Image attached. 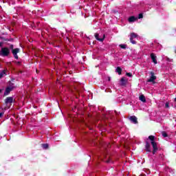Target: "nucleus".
<instances>
[{"label": "nucleus", "instance_id": "412c9836", "mask_svg": "<svg viewBox=\"0 0 176 176\" xmlns=\"http://www.w3.org/2000/svg\"><path fill=\"white\" fill-rule=\"evenodd\" d=\"M166 61H168V63H173V61H174V60H173L170 58H166Z\"/></svg>", "mask_w": 176, "mask_h": 176}, {"label": "nucleus", "instance_id": "aec40b11", "mask_svg": "<svg viewBox=\"0 0 176 176\" xmlns=\"http://www.w3.org/2000/svg\"><path fill=\"white\" fill-rule=\"evenodd\" d=\"M126 76H129V78H131V77H133V74H131V73H126Z\"/></svg>", "mask_w": 176, "mask_h": 176}, {"label": "nucleus", "instance_id": "a878e982", "mask_svg": "<svg viewBox=\"0 0 176 176\" xmlns=\"http://www.w3.org/2000/svg\"><path fill=\"white\" fill-rule=\"evenodd\" d=\"M4 113V112H0V118L3 117Z\"/></svg>", "mask_w": 176, "mask_h": 176}, {"label": "nucleus", "instance_id": "f3484780", "mask_svg": "<svg viewBox=\"0 0 176 176\" xmlns=\"http://www.w3.org/2000/svg\"><path fill=\"white\" fill-rule=\"evenodd\" d=\"M42 147L43 149H47L49 148V144H43Z\"/></svg>", "mask_w": 176, "mask_h": 176}, {"label": "nucleus", "instance_id": "4468645a", "mask_svg": "<svg viewBox=\"0 0 176 176\" xmlns=\"http://www.w3.org/2000/svg\"><path fill=\"white\" fill-rule=\"evenodd\" d=\"M139 100L142 101V102H146V99L145 98V96L142 94L140 96Z\"/></svg>", "mask_w": 176, "mask_h": 176}, {"label": "nucleus", "instance_id": "7c9ffc66", "mask_svg": "<svg viewBox=\"0 0 176 176\" xmlns=\"http://www.w3.org/2000/svg\"><path fill=\"white\" fill-rule=\"evenodd\" d=\"M175 102H176V98H175Z\"/></svg>", "mask_w": 176, "mask_h": 176}, {"label": "nucleus", "instance_id": "c85d7f7f", "mask_svg": "<svg viewBox=\"0 0 176 176\" xmlns=\"http://www.w3.org/2000/svg\"><path fill=\"white\" fill-rule=\"evenodd\" d=\"M106 162H107V163H109V162H110V161H109V160H107V161H106Z\"/></svg>", "mask_w": 176, "mask_h": 176}, {"label": "nucleus", "instance_id": "473e14b6", "mask_svg": "<svg viewBox=\"0 0 176 176\" xmlns=\"http://www.w3.org/2000/svg\"><path fill=\"white\" fill-rule=\"evenodd\" d=\"M10 41H13V38L10 39Z\"/></svg>", "mask_w": 176, "mask_h": 176}, {"label": "nucleus", "instance_id": "423d86ee", "mask_svg": "<svg viewBox=\"0 0 176 176\" xmlns=\"http://www.w3.org/2000/svg\"><path fill=\"white\" fill-rule=\"evenodd\" d=\"M94 36L97 41H99V42H104V40L105 39L104 35L102 38H100V34H98V33H95Z\"/></svg>", "mask_w": 176, "mask_h": 176}, {"label": "nucleus", "instance_id": "c756f323", "mask_svg": "<svg viewBox=\"0 0 176 176\" xmlns=\"http://www.w3.org/2000/svg\"><path fill=\"white\" fill-rule=\"evenodd\" d=\"M0 93H2V89H0Z\"/></svg>", "mask_w": 176, "mask_h": 176}, {"label": "nucleus", "instance_id": "9d476101", "mask_svg": "<svg viewBox=\"0 0 176 176\" xmlns=\"http://www.w3.org/2000/svg\"><path fill=\"white\" fill-rule=\"evenodd\" d=\"M151 58L153 63H154V64H157V60H156V56H155V54L153 53L151 54Z\"/></svg>", "mask_w": 176, "mask_h": 176}, {"label": "nucleus", "instance_id": "dca6fc26", "mask_svg": "<svg viewBox=\"0 0 176 176\" xmlns=\"http://www.w3.org/2000/svg\"><path fill=\"white\" fill-rule=\"evenodd\" d=\"M116 72L118 73V75H122V69L120 67H117Z\"/></svg>", "mask_w": 176, "mask_h": 176}, {"label": "nucleus", "instance_id": "ddd939ff", "mask_svg": "<svg viewBox=\"0 0 176 176\" xmlns=\"http://www.w3.org/2000/svg\"><path fill=\"white\" fill-rule=\"evenodd\" d=\"M137 18L134 16H130L128 19V21H129V23H134V21H136Z\"/></svg>", "mask_w": 176, "mask_h": 176}, {"label": "nucleus", "instance_id": "4be33fe9", "mask_svg": "<svg viewBox=\"0 0 176 176\" xmlns=\"http://www.w3.org/2000/svg\"><path fill=\"white\" fill-rule=\"evenodd\" d=\"M165 108H170V103L168 102H166L165 104Z\"/></svg>", "mask_w": 176, "mask_h": 176}, {"label": "nucleus", "instance_id": "5701e85b", "mask_svg": "<svg viewBox=\"0 0 176 176\" xmlns=\"http://www.w3.org/2000/svg\"><path fill=\"white\" fill-rule=\"evenodd\" d=\"M143 18H144V14H142V13L139 14L138 19H143Z\"/></svg>", "mask_w": 176, "mask_h": 176}, {"label": "nucleus", "instance_id": "b1692460", "mask_svg": "<svg viewBox=\"0 0 176 176\" xmlns=\"http://www.w3.org/2000/svg\"><path fill=\"white\" fill-rule=\"evenodd\" d=\"M14 63L16 64V65H21V62L20 61H15Z\"/></svg>", "mask_w": 176, "mask_h": 176}, {"label": "nucleus", "instance_id": "6ab92c4d", "mask_svg": "<svg viewBox=\"0 0 176 176\" xmlns=\"http://www.w3.org/2000/svg\"><path fill=\"white\" fill-rule=\"evenodd\" d=\"M120 47H121V49H126L127 48V45H124V44H120Z\"/></svg>", "mask_w": 176, "mask_h": 176}, {"label": "nucleus", "instance_id": "f8f14e48", "mask_svg": "<svg viewBox=\"0 0 176 176\" xmlns=\"http://www.w3.org/2000/svg\"><path fill=\"white\" fill-rule=\"evenodd\" d=\"M120 82H121V86H126V85L127 84V80H125L124 77H122L120 79Z\"/></svg>", "mask_w": 176, "mask_h": 176}, {"label": "nucleus", "instance_id": "20e7f679", "mask_svg": "<svg viewBox=\"0 0 176 176\" xmlns=\"http://www.w3.org/2000/svg\"><path fill=\"white\" fill-rule=\"evenodd\" d=\"M12 53L14 56V58H16V60H19V56L17 55V53H20V49L15 48L12 50Z\"/></svg>", "mask_w": 176, "mask_h": 176}, {"label": "nucleus", "instance_id": "393cba45", "mask_svg": "<svg viewBox=\"0 0 176 176\" xmlns=\"http://www.w3.org/2000/svg\"><path fill=\"white\" fill-rule=\"evenodd\" d=\"M14 47L13 45H10V49H11L12 51L14 50Z\"/></svg>", "mask_w": 176, "mask_h": 176}, {"label": "nucleus", "instance_id": "9b49d317", "mask_svg": "<svg viewBox=\"0 0 176 176\" xmlns=\"http://www.w3.org/2000/svg\"><path fill=\"white\" fill-rule=\"evenodd\" d=\"M145 149L147 152H152V150H151V144L148 142H146Z\"/></svg>", "mask_w": 176, "mask_h": 176}, {"label": "nucleus", "instance_id": "f03ea898", "mask_svg": "<svg viewBox=\"0 0 176 176\" xmlns=\"http://www.w3.org/2000/svg\"><path fill=\"white\" fill-rule=\"evenodd\" d=\"M0 56L2 57H8V56H10V49L8 47H1Z\"/></svg>", "mask_w": 176, "mask_h": 176}, {"label": "nucleus", "instance_id": "2f4dec72", "mask_svg": "<svg viewBox=\"0 0 176 176\" xmlns=\"http://www.w3.org/2000/svg\"><path fill=\"white\" fill-rule=\"evenodd\" d=\"M10 41H13V38L10 39Z\"/></svg>", "mask_w": 176, "mask_h": 176}, {"label": "nucleus", "instance_id": "cd10ccee", "mask_svg": "<svg viewBox=\"0 0 176 176\" xmlns=\"http://www.w3.org/2000/svg\"><path fill=\"white\" fill-rule=\"evenodd\" d=\"M109 82H111V77H108Z\"/></svg>", "mask_w": 176, "mask_h": 176}, {"label": "nucleus", "instance_id": "6e6552de", "mask_svg": "<svg viewBox=\"0 0 176 176\" xmlns=\"http://www.w3.org/2000/svg\"><path fill=\"white\" fill-rule=\"evenodd\" d=\"M129 120L132 122L134 124H138V120L137 119V117L135 116H132L129 118Z\"/></svg>", "mask_w": 176, "mask_h": 176}, {"label": "nucleus", "instance_id": "1a4fd4ad", "mask_svg": "<svg viewBox=\"0 0 176 176\" xmlns=\"http://www.w3.org/2000/svg\"><path fill=\"white\" fill-rule=\"evenodd\" d=\"M6 104H12L13 102V97H7L5 100Z\"/></svg>", "mask_w": 176, "mask_h": 176}, {"label": "nucleus", "instance_id": "f257e3e1", "mask_svg": "<svg viewBox=\"0 0 176 176\" xmlns=\"http://www.w3.org/2000/svg\"><path fill=\"white\" fill-rule=\"evenodd\" d=\"M148 139L151 141V145L153 146V155H155V153L159 151V148H157V143L155 142V136L153 135L148 136Z\"/></svg>", "mask_w": 176, "mask_h": 176}, {"label": "nucleus", "instance_id": "f704fd0d", "mask_svg": "<svg viewBox=\"0 0 176 176\" xmlns=\"http://www.w3.org/2000/svg\"><path fill=\"white\" fill-rule=\"evenodd\" d=\"M0 53H1V50H0Z\"/></svg>", "mask_w": 176, "mask_h": 176}, {"label": "nucleus", "instance_id": "bb28decb", "mask_svg": "<svg viewBox=\"0 0 176 176\" xmlns=\"http://www.w3.org/2000/svg\"><path fill=\"white\" fill-rule=\"evenodd\" d=\"M2 45H3V43L0 42V47H2Z\"/></svg>", "mask_w": 176, "mask_h": 176}, {"label": "nucleus", "instance_id": "2eb2a0df", "mask_svg": "<svg viewBox=\"0 0 176 176\" xmlns=\"http://www.w3.org/2000/svg\"><path fill=\"white\" fill-rule=\"evenodd\" d=\"M3 75H6V70L0 71V79H1V78H3Z\"/></svg>", "mask_w": 176, "mask_h": 176}, {"label": "nucleus", "instance_id": "7ed1b4c3", "mask_svg": "<svg viewBox=\"0 0 176 176\" xmlns=\"http://www.w3.org/2000/svg\"><path fill=\"white\" fill-rule=\"evenodd\" d=\"M138 35L134 32L131 33L130 42L132 45H135L137 43L136 41H134V38H137Z\"/></svg>", "mask_w": 176, "mask_h": 176}, {"label": "nucleus", "instance_id": "39448f33", "mask_svg": "<svg viewBox=\"0 0 176 176\" xmlns=\"http://www.w3.org/2000/svg\"><path fill=\"white\" fill-rule=\"evenodd\" d=\"M150 74H151V76L147 80V82H148L149 83H151V82H155V80H156V76H155V73L153 72H151Z\"/></svg>", "mask_w": 176, "mask_h": 176}, {"label": "nucleus", "instance_id": "0eeeda50", "mask_svg": "<svg viewBox=\"0 0 176 176\" xmlns=\"http://www.w3.org/2000/svg\"><path fill=\"white\" fill-rule=\"evenodd\" d=\"M14 87H8L6 88V91L4 92V96H9L10 94V91L13 90Z\"/></svg>", "mask_w": 176, "mask_h": 176}, {"label": "nucleus", "instance_id": "72a5a7b5", "mask_svg": "<svg viewBox=\"0 0 176 176\" xmlns=\"http://www.w3.org/2000/svg\"><path fill=\"white\" fill-rule=\"evenodd\" d=\"M5 41H9V40H8V39H6Z\"/></svg>", "mask_w": 176, "mask_h": 176}, {"label": "nucleus", "instance_id": "a211bd4d", "mask_svg": "<svg viewBox=\"0 0 176 176\" xmlns=\"http://www.w3.org/2000/svg\"><path fill=\"white\" fill-rule=\"evenodd\" d=\"M162 136H164V138H166V137H168V134H167V132H166V131H162Z\"/></svg>", "mask_w": 176, "mask_h": 176}]
</instances>
